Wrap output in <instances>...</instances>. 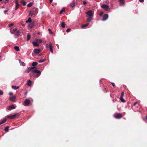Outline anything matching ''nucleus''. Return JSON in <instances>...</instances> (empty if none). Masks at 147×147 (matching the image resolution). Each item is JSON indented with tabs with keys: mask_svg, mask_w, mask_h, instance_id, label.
Wrapping results in <instances>:
<instances>
[{
	"mask_svg": "<svg viewBox=\"0 0 147 147\" xmlns=\"http://www.w3.org/2000/svg\"><path fill=\"white\" fill-rule=\"evenodd\" d=\"M32 72L33 73H36L35 75V77H37L39 76L41 74V72L40 71L37 70L36 69H34V70H32Z\"/></svg>",
	"mask_w": 147,
	"mask_h": 147,
	"instance_id": "1",
	"label": "nucleus"
},
{
	"mask_svg": "<svg viewBox=\"0 0 147 147\" xmlns=\"http://www.w3.org/2000/svg\"><path fill=\"white\" fill-rule=\"evenodd\" d=\"M46 47L47 48H49L50 51L51 53L53 54V46L51 42L49 43V46L47 44H46Z\"/></svg>",
	"mask_w": 147,
	"mask_h": 147,
	"instance_id": "2",
	"label": "nucleus"
},
{
	"mask_svg": "<svg viewBox=\"0 0 147 147\" xmlns=\"http://www.w3.org/2000/svg\"><path fill=\"white\" fill-rule=\"evenodd\" d=\"M20 114L19 113H16L13 115H9L8 117L11 119H13L18 117Z\"/></svg>",
	"mask_w": 147,
	"mask_h": 147,
	"instance_id": "3",
	"label": "nucleus"
},
{
	"mask_svg": "<svg viewBox=\"0 0 147 147\" xmlns=\"http://www.w3.org/2000/svg\"><path fill=\"white\" fill-rule=\"evenodd\" d=\"M101 7L102 8L104 9L105 11H107L110 10V8L109 6L106 5L104 4L101 5Z\"/></svg>",
	"mask_w": 147,
	"mask_h": 147,
	"instance_id": "4",
	"label": "nucleus"
},
{
	"mask_svg": "<svg viewBox=\"0 0 147 147\" xmlns=\"http://www.w3.org/2000/svg\"><path fill=\"white\" fill-rule=\"evenodd\" d=\"M86 14L88 15V16L89 17H93V13L92 10H88L86 12Z\"/></svg>",
	"mask_w": 147,
	"mask_h": 147,
	"instance_id": "5",
	"label": "nucleus"
},
{
	"mask_svg": "<svg viewBox=\"0 0 147 147\" xmlns=\"http://www.w3.org/2000/svg\"><path fill=\"white\" fill-rule=\"evenodd\" d=\"M24 105L25 106H27L30 103V101L28 99H26L24 101Z\"/></svg>",
	"mask_w": 147,
	"mask_h": 147,
	"instance_id": "6",
	"label": "nucleus"
},
{
	"mask_svg": "<svg viewBox=\"0 0 147 147\" xmlns=\"http://www.w3.org/2000/svg\"><path fill=\"white\" fill-rule=\"evenodd\" d=\"M109 16L108 14H106L104 15L103 16L102 20V21H105L107 20Z\"/></svg>",
	"mask_w": 147,
	"mask_h": 147,
	"instance_id": "7",
	"label": "nucleus"
},
{
	"mask_svg": "<svg viewBox=\"0 0 147 147\" xmlns=\"http://www.w3.org/2000/svg\"><path fill=\"white\" fill-rule=\"evenodd\" d=\"M16 108L15 106H14L13 105H12L9 106H8L7 109L9 111H11L12 109H14Z\"/></svg>",
	"mask_w": 147,
	"mask_h": 147,
	"instance_id": "8",
	"label": "nucleus"
},
{
	"mask_svg": "<svg viewBox=\"0 0 147 147\" xmlns=\"http://www.w3.org/2000/svg\"><path fill=\"white\" fill-rule=\"evenodd\" d=\"M33 52L36 54H39L40 52V49H35L34 50Z\"/></svg>",
	"mask_w": 147,
	"mask_h": 147,
	"instance_id": "9",
	"label": "nucleus"
},
{
	"mask_svg": "<svg viewBox=\"0 0 147 147\" xmlns=\"http://www.w3.org/2000/svg\"><path fill=\"white\" fill-rule=\"evenodd\" d=\"M34 68V67H30L28 68L27 70L25 71V72L27 73H28L31 70L32 71V70Z\"/></svg>",
	"mask_w": 147,
	"mask_h": 147,
	"instance_id": "10",
	"label": "nucleus"
},
{
	"mask_svg": "<svg viewBox=\"0 0 147 147\" xmlns=\"http://www.w3.org/2000/svg\"><path fill=\"white\" fill-rule=\"evenodd\" d=\"M122 117V115L120 113H118L116 114L115 116V117L116 119H120Z\"/></svg>",
	"mask_w": 147,
	"mask_h": 147,
	"instance_id": "11",
	"label": "nucleus"
},
{
	"mask_svg": "<svg viewBox=\"0 0 147 147\" xmlns=\"http://www.w3.org/2000/svg\"><path fill=\"white\" fill-rule=\"evenodd\" d=\"M32 84V81L30 80H28L27 81L26 84L28 86H30Z\"/></svg>",
	"mask_w": 147,
	"mask_h": 147,
	"instance_id": "12",
	"label": "nucleus"
},
{
	"mask_svg": "<svg viewBox=\"0 0 147 147\" xmlns=\"http://www.w3.org/2000/svg\"><path fill=\"white\" fill-rule=\"evenodd\" d=\"M18 60L21 65L23 66H25V63L24 62L22 61L20 59H19Z\"/></svg>",
	"mask_w": 147,
	"mask_h": 147,
	"instance_id": "13",
	"label": "nucleus"
},
{
	"mask_svg": "<svg viewBox=\"0 0 147 147\" xmlns=\"http://www.w3.org/2000/svg\"><path fill=\"white\" fill-rule=\"evenodd\" d=\"M119 1L120 5H123L125 4V1L124 0H119Z\"/></svg>",
	"mask_w": 147,
	"mask_h": 147,
	"instance_id": "14",
	"label": "nucleus"
},
{
	"mask_svg": "<svg viewBox=\"0 0 147 147\" xmlns=\"http://www.w3.org/2000/svg\"><path fill=\"white\" fill-rule=\"evenodd\" d=\"M32 44L34 46L38 47L39 45L37 42L35 41H33L32 42Z\"/></svg>",
	"mask_w": 147,
	"mask_h": 147,
	"instance_id": "15",
	"label": "nucleus"
},
{
	"mask_svg": "<svg viewBox=\"0 0 147 147\" xmlns=\"http://www.w3.org/2000/svg\"><path fill=\"white\" fill-rule=\"evenodd\" d=\"M16 99V97L15 96H13L11 97L10 98V100L12 101H14Z\"/></svg>",
	"mask_w": 147,
	"mask_h": 147,
	"instance_id": "16",
	"label": "nucleus"
},
{
	"mask_svg": "<svg viewBox=\"0 0 147 147\" xmlns=\"http://www.w3.org/2000/svg\"><path fill=\"white\" fill-rule=\"evenodd\" d=\"M7 121V119L6 118L4 119L3 120H2L1 122H0V125L1 124H2L4 123H5Z\"/></svg>",
	"mask_w": 147,
	"mask_h": 147,
	"instance_id": "17",
	"label": "nucleus"
},
{
	"mask_svg": "<svg viewBox=\"0 0 147 147\" xmlns=\"http://www.w3.org/2000/svg\"><path fill=\"white\" fill-rule=\"evenodd\" d=\"M38 63L36 62H34L32 63V65L33 67L36 66L38 65Z\"/></svg>",
	"mask_w": 147,
	"mask_h": 147,
	"instance_id": "18",
	"label": "nucleus"
},
{
	"mask_svg": "<svg viewBox=\"0 0 147 147\" xmlns=\"http://www.w3.org/2000/svg\"><path fill=\"white\" fill-rule=\"evenodd\" d=\"M32 22L31 18L30 17H29L28 18V20L26 21V23H30Z\"/></svg>",
	"mask_w": 147,
	"mask_h": 147,
	"instance_id": "19",
	"label": "nucleus"
},
{
	"mask_svg": "<svg viewBox=\"0 0 147 147\" xmlns=\"http://www.w3.org/2000/svg\"><path fill=\"white\" fill-rule=\"evenodd\" d=\"M21 3H22L23 6H25L26 4V2L24 0H22Z\"/></svg>",
	"mask_w": 147,
	"mask_h": 147,
	"instance_id": "20",
	"label": "nucleus"
},
{
	"mask_svg": "<svg viewBox=\"0 0 147 147\" xmlns=\"http://www.w3.org/2000/svg\"><path fill=\"white\" fill-rule=\"evenodd\" d=\"M14 49L15 50L17 51H20V49L19 47L17 46H16L14 47Z\"/></svg>",
	"mask_w": 147,
	"mask_h": 147,
	"instance_id": "21",
	"label": "nucleus"
},
{
	"mask_svg": "<svg viewBox=\"0 0 147 147\" xmlns=\"http://www.w3.org/2000/svg\"><path fill=\"white\" fill-rule=\"evenodd\" d=\"M11 88L14 89V90H16L18 89L19 88V86H12Z\"/></svg>",
	"mask_w": 147,
	"mask_h": 147,
	"instance_id": "22",
	"label": "nucleus"
},
{
	"mask_svg": "<svg viewBox=\"0 0 147 147\" xmlns=\"http://www.w3.org/2000/svg\"><path fill=\"white\" fill-rule=\"evenodd\" d=\"M17 31V29L16 28L13 29L12 31H10V32L12 34H13L15 32Z\"/></svg>",
	"mask_w": 147,
	"mask_h": 147,
	"instance_id": "23",
	"label": "nucleus"
},
{
	"mask_svg": "<svg viewBox=\"0 0 147 147\" xmlns=\"http://www.w3.org/2000/svg\"><path fill=\"white\" fill-rule=\"evenodd\" d=\"M30 38H31L30 35L29 34H28L27 35V41H28L30 39Z\"/></svg>",
	"mask_w": 147,
	"mask_h": 147,
	"instance_id": "24",
	"label": "nucleus"
},
{
	"mask_svg": "<svg viewBox=\"0 0 147 147\" xmlns=\"http://www.w3.org/2000/svg\"><path fill=\"white\" fill-rule=\"evenodd\" d=\"M88 25H89V23H87L85 25H82V28H85V27L87 26Z\"/></svg>",
	"mask_w": 147,
	"mask_h": 147,
	"instance_id": "25",
	"label": "nucleus"
},
{
	"mask_svg": "<svg viewBox=\"0 0 147 147\" xmlns=\"http://www.w3.org/2000/svg\"><path fill=\"white\" fill-rule=\"evenodd\" d=\"M93 17H89L87 19V21L88 22H90L92 20V18Z\"/></svg>",
	"mask_w": 147,
	"mask_h": 147,
	"instance_id": "26",
	"label": "nucleus"
},
{
	"mask_svg": "<svg viewBox=\"0 0 147 147\" xmlns=\"http://www.w3.org/2000/svg\"><path fill=\"white\" fill-rule=\"evenodd\" d=\"M33 4V3L32 2H31L29 3V4H28L27 5V6L28 7H31L32 5Z\"/></svg>",
	"mask_w": 147,
	"mask_h": 147,
	"instance_id": "27",
	"label": "nucleus"
},
{
	"mask_svg": "<svg viewBox=\"0 0 147 147\" xmlns=\"http://www.w3.org/2000/svg\"><path fill=\"white\" fill-rule=\"evenodd\" d=\"M70 5L71 7H73L75 6V3L74 2H72L70 4Z\"/></svg>",
	"mask_w": 147,
	"mask_h": 147,
	"instance_id": "28",
	"label": "nucleus"
},
{
	"mask_svg": "<svg viewBox=\"0 0 147 147\" xmlns=\"http://www.w3.org/2000/svg\"><path fill=\"white\" fill-rule=\"evenodd\" d=\"M61 27L63 28H64L65 27V23L64 22H63L61 24Z\"/></svg>",
	"mask_w": 147,
	"mask_h": 147,
	"instance_id": "29",
	"label": "nucleus"
},
{
	"mask_svg": "<svg viewBox=\"0 0 147 147\" xmlns=\"http://www.w3.org/2000/svg\"><path fill=\"white\" fill-rule=\"evenodd\" d=\"M45 59H41L38 62L39 63H41L45 62Z\"/></svg>",
	"mask_w": 147,
	"mask_h": 147,
	"instance_id": "30",
	"label": "nucleus"
},
{
	"mask_svg": "<svg viewBox=\"0 0 147 147\" xmlns=\"http://www.w3.org/2000/svg\"><path fill=\"white\" fill-rule=\"evenodd\" d=\"M5 131L7 132L9 131V127H5Z\"/></svg>",
	"mask_w": 147,
	"mask_h": 147,
	"instance_id": "31",
	"label": "nucleus"
},
{
	"mask_svg": "<svg viewBox=\"0 0 147 147\" xmlns=\"http://www.w3.org/2000/svg\"><path fill=\"white\" fill-rule=\"evenodd\" d=\"M18 0H16L15 1V3L16 4L15 5H19V3L18 1Z\"/></svg>",
	"mask_w": 147,
	"mask_h": 147,
	"instance_id": "32",
	"label": "nucleus"
},
{
	"mask_svg": "<svg viewBox=\"0 0 147 147\" xmlns=\"http://www.w3.org/2000/svg\"><path fill=\"white\" fill-rule=\"evenodd\" d=\"M120 100L122 102H125V100H124L123 97H120Z\"/></svg>",
	"mask_w": 147,
	"mask_h": 147,
	"instance_id": "33",
	"label": "nucleus"
},
{
	"mask_svg": "<svg viewBox=\"0 0 147 147\" xmlns=\"http://www.w3.org/2000/svg\"><path fill=\"white\" fill-rule=\"evenodd\" d=\"M42 40L41 39H38V40H37V41L38 42H39V43H41V42H42Z\"/></svg>",
	"mask_w": 147,
	"mask_h": 147,
	"instance_id": "34",
	"label": "nucleus"
},
{
	"mask_svg": "<svg viewBox=\"0 0 147 147\" xmlns=\"http://www.w3.org/2000/svg\"><path fill=\"white\" fill-rule=\"evenodd\" d=\"M33 9L34 10H35V11H36L37 12H38V8H35Z\"/></svg>",
	"mask_w": 147,
	"mask_h": 147,
	"instance_id": "35",
	"label": "nucleus"
},
{
	"mask_svg": "<svg viewBox=\"0 0 147 147\" xmlns=\"http://www.w3.org/2000/svg\"><path fill=\"white\" fill-rule=\"evenodd\" d=\"M19 5H15V10H16L19 7Z\"/></svg>",
	"mask_w": 147,
	"mask_h": 147,
	"instance_id": "36",
	"label": "nucleus"
},
{
	"mask_svg": "<svg viewBox=\"0 0 147 147\" xmlns=\"http://www.w3.org/2000/svg\"><path fill=\"white\" fill-rule=\"evenodd\" d=\"M8 11V9L4 10V14H6L7 13V12Z\"/></svg>",
	"mask_w": 147,
	"mask_h": 147,
	"instance_id": "37",
	"label": "nucleus"
},
{
	"mask_svg": "<svg viewBox=\"0 0 147 147\" xmlns=\"http://www.w3.org/2000/svg\"><path fill=\"white\" fill-rule=\"evenodd\" d=\"M9 0H5L4 1H3L4 2V3L5 4L8 2Z\"/></svg>",
	"mask_w": 147,
	"mask_h": 147,
	"instance_id": "38",
	"label": "nucleus"
},
{
	"mask_svg": "<svg viewBox=\"0 0 147 147\" xmlns=\"http://www.w3.org/2000/svg\"><path fill=\"white\" fill-rule=\"evenodd\" d=\"M13 23H11V24H9V25H8V27H10L12 26H13Z\"/></svg>",
	"mask_w": 147,
	"mask_h": 147,
	"instance_id": "39",
	"label": "nucleus"
},
{
	"mask_svg": "<svg viewBox=\"0 0 147 147\" xmlns=\"http://www.w3.org/2000/svg\"><path fill=\"white\" fill-rule=\"evenodd\" d=\"M124 94V92H122L121 94V97H123V96Z\"/></svg>",
	"mask_w": 147,
	"mask_h": 147,
	"instance_id": "40",
	"label": "nucleus"
},
{
	"mask_svg": "<svg viewBox=\"0 0 147 147\" xmlns=\"http://www.w3.org/2000/svg\"><path fill=\"white\" fill-rule=\"evenodd\" d=\"M64 11V10L63 9H62L61 10L60 12V14H61Z\"/></svg>",
	"mask_w": 147,
	"mask_h": 147,
	"instance_id": "41",
	"label": "nucleus"
},
{
	"mask_svg": "<svg viewBox=\"0 0 147 147\" xmlns=\"http://www.w3.org/2000/svg\"><path fill=\"white\" fill-rule=\"evenodd\" d=\"M48 31L50 34H51L52 33V32L51 31V29H48Z\"/></svg>",
	"mask_w": 147,
	"mask_h": 147,
	"instance_id": "42",
	"label": "nucleus"
},
{
	"mask_svg": "<svg viewBox=\"0 0 147 147\" xmlns=\"http://www.w3.org/2000/svg\"><path fill=\"white\" fill-rule=\"evenodd\" d=\"M3 94V92L0 90V95H2Z\"/></svg>",
	"mask_w": 147,
	"mask_h": 147,
	"instance_id": "43",
	"label": "nucleus"
},
{
	"mask_svg": "<svg viewBox=\"0 0 147 147\" xmlns=\"http://www.w3.org/2000/svg\"><path fill=\"white\" fill-rule=\"evenodd\" d=\"M103 14V12L102 11H101L100 12L99 15L100 16H102Z\"/></svg>",
	"mask_w": 147,
	"mask_h": 147,
	"instance_id": "44",
	"label": "nucleus"
},
{
	"mask_svg": "<svg viewBox=\"0 0 147 147\" xmlns=\"http://www.w3.org/2000/svg\"><path fill=\"white\" fill-rule=\"evenodd\" d=\"M71 29L69 28L67 29L66 30V32H69L70 31Z\"/></svg>",
	"mask_w": 147,
	"mask_h": 147,
	"instance_id": "45",
	"label": "nucleus"
},
{
	"mask_svg": "<svg viewBox=\"0 0 147 147\" xmlns=\"http://www.w3.org/2000/svg\"><path fill=\"white\" fill-rule=\"evenodd\" d=\"M86 3H87L86 1H83V5H86Z\"/></svg>",
	"mask_w": 147,
	"mask_h": 147,
	"instance_id": "46",
	"label": "nucleus"
},
{
	"mask_svg": "<svg viewBox=\"0 0 147 147\" xmlns=\"http://www.w3.org/2000/svg\"><path fill=\"white\" fill-rule=\"evenodd\" d=\"M20 32L19 31H17L16 33L17 35H19L20 34Z\"/></svg>",
	"mask_w": 147,
	"mask_h": 147,
	"instance_id": "47",
	"label": "nucleus"
},
{
	"mask_svg": "<svg viewBox=\"0 0 147 147\" xmlns=\"http://www.w3.org/2000/svg\"><path fill=\"white\" fill-rule=\"evenodd\" d=\"M9 95L10 96H12L13 95V93L12 92H10L9 93Z\"/></svg>",
	"mask_w": 147,
	"mask_h": 147,
	"instance_id": "48",
	"label": "nucleus"
},
{
	"mask_svg": "<svg viewBox=\"0 0 147 147\" xmlns=\"http://www.w3.org/2000/svg\"><path fill=\"white\" fill-rule=\"evenodd\" d=\"M111 84L112 85L113 87H114L115 86V84L114 83L112 82L111 83Z\"/></svg>",
	"mask_w": 147,
	"mask_h": 147,
	"instance_id": "49",
	"label": "nucleus"
},
{
	"mask_svg": "<svg viewBox=\"0 0 147 147\" xmlns=\"http://www.w3.org/2000/svg\"><path fill=\"white\" fill-rule=\"evenodd\" d=\"M140 2L142 3L144 2V0H139Z\"/></svg>",
	"mask_w": 147,
	"mask_h": 147,
	"instance_id": "50",
	"label": "nucleus"
},
{
	"mask_svg": "<svg viewBox=\"0 0 147 147\" xmlns=\"http://www.w3.org/2000/svg\"><path fill=\"white\" fill-rule=\"evenodd\" d=\"M137 103H138V102H135L134 103L133 105L134 106H135Z\"/></svg>",
	"mask_w": 147,
	"mask_h": 147,
	"instance_id": "51",
	"label": "nucleus"
},
{
	"mask_svg": "<svg viewBox=\"0 0 147 147\" xmlns=\"http://www.w3.org/2000/svg\"><path fill=\"white\" fill-rule=\"evenodd\" d=\"M105 2H106V3H109V1H108V0H106V1H105Z\"/></svg>",
	"mask_w": 147,
	"mask_h": 147,
	"instance_id": "52",
	"label": "nucleus"
},
{
	"mask_svg": "<svg viewBox=\"0 0 147 147\" xmlns=\"http://www.w3.org/2000/svg\"><path fill=\"white\" fill-rule=\"evenodd\" d=\"M42 55V53H40V54H39V55H38V56H40L41 55Z\"/></svg>",
	"mask_w": 147,
	"mask_h": 147,
	"instance_id": "53",
	"label": "nucleus"
},
{
	"mask_svg": "<svg viewBox=\"0 0 147 147\" xmlns=\"http://www.w3.org/2000/svg\"><path fill=\"white\" fill-rule=\"evenodd\" d=\"M53 0H50V3H51L53 1Z\"/></svg>",
	"mask_w": 147,
	"mask_h": 147,
	"instance_id": "54",
	"label": "nucleus"
},
{
	"mask_svg": "<svg viewBox=\"0 0 147 147\" xmlns=\"http://www.w3.org/2000/svg\"><path fill=\"white\" fill-rule=\"evenodd\" d=\"M111 7H113V4H111Z\"/></svg>",
	"mask_w": 147,
	"mask_h": 147,
	"instance_id": "55",
	"label": "nucleus"
},
{
	"mask_svg": "<svg viewBox=\"0 0 147 147\" xmlns=\"http://www.w3.org/2000/svg\"><path fill=\"white\" fill-rule=\"evenodd\" d=\"M146 119L147 120V115L146 116Z\"/></svg>",
	"mask_w": 147,
	"mask_h": 147,
	"instance_id": "56",
	"label": "nucleus"
},
{
	"mask_svg": "<svg viewBox=\"0 0 147 147\" xmlns=\"http://www.w3.org/2000/svg\"><path fill=\"white\" fill-rule=\"evenodd\" d=\"M27 94V92H26L25 93V94Z\"/></svg>",
	"mask_w": 147,
	"mask_h": 147,
	"instance_id": "57",
	"label": "nucleus"
},
{
	"mask_svg": "<svg viewBox=\"0 0 147 147\" xmlns=\"http://www.w3.org/2000/svg\"><path fill=\"white\" fill-rule=\"evenodd\" d=\"M4 7V6H2V8H3Z\"/></svg>",
	"mask_w": 147,
	"mask_h": 147,
	"instance_id": "58",
	"label": "nucleus"
},
{
	"mask_svg": "<svg viewBox=\"0 0 147 147\" xmlns=\"http://www.w3.org/2000/svg\"><path fill=\"white\" fill-rule=\"evenodd\" d=\"M3 1V0H0V1Z\"/></svg>",
	"mask_w": 147,
	"mask_h": 147,
	"instance_id": "59",
	"label": "nucleus"
}]
</instances>
